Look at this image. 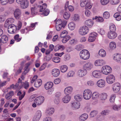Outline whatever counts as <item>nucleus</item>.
Wrapping results in <instances>:
<instances>
[{
  "instance_id": "obj_1",
  "label": "nucleus",
  "mask_w": 121,
  "mask_h": 121,
  "mask_svg": "<svg viewBox=\"0 0 121 121\" xmlns=\"http://www.w3.org/2000/svg\"><path fill=\"white\" fill-rule=\"evenodd\" d=\"M54 22L56 23V28L57 31L60 30L62 27L64 28L67 23V21L64 20L62 21L60 19H58L57 20L56 19Z\"/></svg>"
},
{
  "instance_id": "obj_2",
  "label": "nucleus",
  "mask_w": 121,
  "mask_h": 121,
  "mask_svg": "<svg viewBox=\"0 0 121 121\" xmlns=\"http://www.w3.org/2000/svg\"><path fill=\"white\" fill-rule=\"evenodd\" d=\"M47 5L46 4L44 3L41 5H38V7L39 9V11L42 12V14L45 16L48 15L49 13V10L46 9Z\"/></svg>"
},
{
  "instance_id": "obj_3",
  "label": "nucleus",
  "mask_w": 121,
  "mask_h": 121,
  "mask_svg": "<svg viewBox=\"0 0 121 121\" xmlns=\"http://www.w3.org/2000/svg\"><path fill=\"white\" fill-rule=\"evenodd\" d=\"M79 55L81 58L84 60L88 59L90 56L88 51L85 49L81 51Z\"/></svg>"
},
{
  "instance_id": "obj_4",
  "label": "nucleus",
  "mask_w": 121,
  "mask_h": 121,
  "mask_svg": "<svg viewBox=\"0 0 121 121\" xmlns=\"http://www.w3.org/2000/svg\"><path fill=\"white\" fill-rule=\"evenodd\" d=\"M89 31L88 27L86 26H84L80 27L78 30L79 34L82 36L86 34Z\"/></svg>"
},
{
  "instance_id": "obj_5",
  "label": "nucleus",
  "mask_w": 121,
  "mask_h": 121,
  "mask_svg": "<svg viewBox=\"0 0 121 121\" xmlns=\"http://www.w3.org/2000/svg\"><path fill=\"white\" fill-rule=\"evenodd\" d=\"M92 94V92L91 90L88 89L85 90L83 92L84 99L86 100L89 99L91 97Z\"/></svg>"
},
{
  "instance_id": "obj_6",
  "label": "nucleus",
  "mask_w": 121,
  "mask_h": 121,
  "mask_svg": "<svg viewBox=\"0 0 121 121\" xmlns=\"http://www.w3.org/2000/svg\"><path fill=\"white\" fill-rule=\"evenodd\" d=\"M17 2L20 4L22 9L27 8L28 6L29 2L27 0H16Z\"/></svg>"
},
{
  "instance_id": "obj_7",
  "label": "nucleus",
  "mask_w": 121,
  "mask_h": 121,
  "mask_svg": "<svg viewBox=\"0 0 121 121\" xmlns=\"http://www.w3.org/2000/svg\"><path fill=\"white\" fill-rule=\"evenodd\" d=\"M112 71V69L108 65H105L103 66L101 68V72L103 74L107 75L110 73Z\"/></svg>"
},
{
  "instance_id": "obj_8",
  "label": "nucleus",
  "mask_w": 121,
  "mask_h": 121,
  "mask_svg": "<svg viewBox=\"0 0 121 121\" xmlns=\"http://www.w3.org/2000/svg\"><path fill=\"white\" fill-rule=\"evenodd\" d=\"M93 65L91 62H87L84 64L83 66L82 69L86 72L87 71H89L91 70L93 68Z\"/></svg>"
},
{
  "instance_id": "obj_9",
  "label": "nucleus",
  "mask_w": 121,
  "mask_h": 121,
  "mask_svg": "<svg viewBox=\"0 0 121 121\" xmlns=\"http://www.w3.org/2000/svg\"><path fill=\"white\" fill-rule=\"evenodd\" d=\"M17 29L16 26L12 24L10 25L8 27V32L10 34H14L16 32Z\"/></svg>"
},
{
  "instance_id": "obj_10",
  "label": "nucleus",
  "mask_w": 121,
  "mask_h": 121,
  "mask_svg": "<svg viewBox=\"0 0 121 121\" xmlns=\"http://www.w3.org/2000/svg\"><path fill=\"white\" fill-rule=\"evenodd\" d=\"M42 113L40 110H37L33 118V121H39L40 119Z\"/></svg>"
},
{
  "instance_id": "obj_11",
  "label": "nucleus",
  "mask_w": 121,
  "mask_h": 121,
  "mask_svg": "<svg viewBox=\"0 0 121 121\" xmlns=\"http://www.w3.org/2000/svg\"><path fill=\"white\" fill-rule=\"evenodd\" d=\"M113 90L115 93L118 92L120 90L121 85L119 82H117L114 84L112 85Z\"/></svg>"
},
{
  "instance_id": "obj_12",
  "label": "nucleus",
  "mask_w": 121,
  "mask_h": 121,
  "mask_svg": "<svg viewBox=\"0 0 121 121\" xmlns=\"http://www.w3.org/2000/svg\"><path fill=\"white\" fill-rule=\"evenodd\" d=\"M44 100V97L41 96L36 98L35 99V101L37 105H39L41 104L43 102Z\"/></svg>"
},
{
  "instance_id": "obj_13",
  "label": "nucleus",
  "mask_w": 121,
  "mask_h": 121,
  "mask_svg": "<svg viewBox=\"0 0 121 121\" xmlns=\"http://www.w3.org/2000/svg\"><path fill=\"white\" fill-rule=\"evenodd\" d=\"M81 106L80 103L78 102L74 101L71 103V107L74 110L78 109L80 108Z\"/></svg>"
},
{
  "instance_id": "obj_14",
  "label": "nucleus",
  "mask_w": 121,
  "mask_h": 121,
  "mask_svg": "<svg viewBox=\"0 0 121 121\" xmlns=\"http://www.w3.org/2000/svg\"><path fill=\"white\" fill-rule=\"evenodd\" d=\"M101 72L100 70H95L93 71L92 73V75L94 78H99L101 77Z\"/></svg>"
},
{
  "instance_id": "obj_15",
  "label": "nucleus",
  "mask_w": 121,
  "mask_h": 121,
  "mask_svg": "<svg viewBox=\"0 0 121 121\" xmlns=\"http://www.w3.org/2000/svg\"><path fill=\"white\" fill-rule=\"evenodd\" d=\"M115 78L114 76L111 74L108 75L106 78V80L107 83L111 84L113 83L115 81Z\"/></svg>"
},
{
  "instance_id": "obj_16",
  "label": "nucleus",
  "mask_w": 121,
  "mask_h": 121,
  "mask_svg": "<svg viewBox=\"0 0 121 121\" xmlns=\"http://www.w3.org/2000/svg\"><path fill=\"white\" fill-rule=\"evenodd\" d=\"M14 15L15 17L17 19H18L21 16V10L19 9H17L14 11Z\"/></svg>"
},
{
  "instance_id": "obj_17",
  "label": "nucleus",
  "mask_w": 121,
  "mask_h": 121,
  "mask_svg": "<svg viewBox=\"0 0 121 121\" xmlns=\"http://www.w3.org/2000/svg\"><path fill=\"white\" fill-rule=\"evenodd\" d=\"M8 38L7 36L5 35L2 36L1 38L0 39V44L2 45V43H6L7 42Z\"/></svg>"
},
{
  "instance_id": "obj_18",
  "label": "nucleus",
  "mask_w": 121,
  "mask_h": 121,
  "mask_svg": "<svg viewBox=\"0 0 121 121\" xmlns=\"http://www.w3.org/2000/svg\"><path fill=\"white\" fill-rule=\"evenodd\" d=\"M117 36V33L114 32L109 31L108 34V37L111 39H113Z\"/></svg>"
},
{
  "instance_id": "obj_19",
  "label": "nucleus",
  "mask_w": 121,
  "mask_h": 121,
  "mask_svg": "<svg viewBox=\"0 0 121 121\" xmlns=\"http://www.w3.org/2000/svg\"><path fill=\"white\" fill-rule=\"evenodd\" d=\"M60 93L57 92L56 93L54 100V101L55 104H58L60 103Z\"/></svg>"
},
{
  "instance_id": "obj_20",
  "label": "nucleus",
  "mask_w": 121,
  "mask_h": 121,
  "mask_svg": "<svg viewBox=\"0 0 121 121\" xmlns=\"http://www.w3.org/2000/svg\"><path fill=\"white\" fill-rule=\"evenodd\" d=\"M105 63V61L103 60H95V65L96 66H101L104 64Z\"/></svg>"
},
{
  "instance_id": "obj_21",
  "label": "nucleus",
  "mask_w": 121,
  "mask_h": 121,
  "mask_svg": "<svg viewBox=\"0 0 121 121\" xmlns=\"http://www.w3.org/2000/svg\"><path fill=\"white\" fill-rule=\"evenodd\" d=\"M97 85L98 86L100 87H104L105 85V82L103 80H99L97 82Z\"/></svg>"
},
{
  "instance_id": "obj_22",
  "label": "nucleus",
  "mask_w": 121,
  "mask_h": 121,
  "mask_svg": "<svg viewBox=\"0 0 121 121\" xmlns=\"http://www.w3.org/2000/svg\"><path fill=\"white\" fill-rule=\"evenodd\" d=\"M71 97L69 95H67L64 96L62 99V101L64 103H68L71 99Z\"/></svg>"
},
{
  "instance_id": "obj_23",
  "label": "nucleus",
  "mask_w": 121,
  "mask_h": 121,
  "mask_svg": "<svg viewBox=\"0 0 121 121\" xmlns=\"http://www.w3.org/2000/svg\"><path fill=\"white\" fill-rule=\"evenodd\" d=\"M113 59L118 62L121 63V54H116L114 55Z\"/></svg>"
},
{
  "instance_id": "obj_24",
  "label": "nucleus",
  "mask_w": 121,
  "mask_h": 121,
  "mask_svg": "<svg viewBox=\"0 0 121 121\" xmlns=\"http://www.w3.org/2000/svg\"><path fill=\"white\" fill-rule=\"evenodd\" d=\"M87 72H86L84 70H79L77 73V74L78 76L80 77H83L87 73Z\"/></svg>"
},
{
  "instance_id": "obj_25",
  "label": "nucleus",
  "mask_w": 121,
  "mask_h": 121,
  "mask_svg": "<svg viewBox=\"0 0 121 121\" xmlns=\"http://www.w3.org/2000/svg\"><path fill=\"white\" fill-rule=\"evenodd\" d=\"M60 73L59 70L57 69H52V73L53 76L56 77L59 76Z\"/></svg>"
},
{
  "instance_id": "obj_26",
  "label": "nucleus",
  "mask_w": 121,
  "mask_h": 121,
  "mask_svg": "<svg viewBox=\"0 0 121 121\" xmlns=\"http://www.w3.org/2000/svg\"><path fill=\"white\" fill-rule=\"evenodd\" d=\"M73 88L71 86H68L65 88L64 91V93L65 94L69 95L72 92Z\"/></svg>"
},
{
  "instance_id": "obj_27",
  "label": "nucleus",
  "mask_w": 121,
  "mask_h": 121,
  "mask_svg": "<svg viewBox=\"0 0 121 121\" xmlns=\"http://www.w3.org/2000/svg\"><path fill=\"white\" fill-rule=\"evenodd\" d=\"M14 21V19L13 18H9L7 19L5 22V26L7 27L9 25L13 23Z\"/></svg>"
},
{
  "instance_id": "obj_28",
  "label": "nucleus",
  "mask_w": 121,
  "mask_h": 121,
  "mask_svg": "<svg viewBox=\"0 0 121 121\" xmlns=\"http://www.w3.org/2000/svg\"><path fill=\"white\" fill-rule=\"evenodd\" d=\"M85 25L89 28H91L93 25V22L91 19H89L85 22Z\"/></svg>"
},
{
  "instance_id": "obj_29",
  "label": "nucleus",
  "mask_w": 121,
  "mask_h": 121,
  "mask_svg": "<svg viewBox=\"0 0 121 121\" xmlns=\"http://www.w3.org/2000/svg\"><path fill=\"white\" fill-rule=\"evenodd\" d=\"M53 86V83L52 82H48L45 84L44 87L45 89L47 90L52 88Z\"/></svg>"
},
{
  "instance_id": "obj_30",
  "label": "nucleus",
  "mask_w": 121,
  "mask_h": 121,
  "mask_svg": "<svg viewBox=\"0 0 121 121\" xmlns=\"http://www.w3.org/2000/svg\"><path fill=\"white\" fill-rule=\"evenodd\" d=\"M54 111V109L53 108H49L46 110V113L48 115H51L53 114Z\"/></svg>"
},
{
  "instance_id": "obj_31",
  "label": "nucleus",
  "mask_w": 121,
  "mask_h": 121,
  "mask_svg": "<svg viewBox=\"0 0 121 121\" xmlns=\"http://www.w3.org/2000/svg\"><path fill=\"white\" fill-rule=\"evenodd\" d=\"M42 83V81L40 79H38L35 81L34 84V86L36 87H40Z\"/></svg>"
},
{
  "instance_id": "obj_32",
  "label": "nucleus",
  "mask_w": 121,
  "mask_h": 121,
  "mask_svg": "<svg viewBox=\"0 0 121 121\" xmlns=\"http://www.w3.org/2000/svg\"><path fill=\"white\" fill-rule=\"evenodd\" d=\"M74 98L76 101L79 102L82 100L83 96L81 95L77 94L74 96Z\"/></svg>"
},
{
  "instance_id": "obj_33",
  "label": "nucleus",
  "mask_w": 121,
  "mask_h": 121,
  "mask_svg": "<svg viewBox=\"0 0 121 121\" xmlns=\"http://www.w3.org/2000/svg\"><path fill=\"white\" fill-rule=\"evenodd\" d=\"M68 27L69 29L71 30H73L75 27V24L73 22H71L69 24Z\"/></svg>"
},
{
  "instance_id": "obj_34",
  "label": "nucleus",
  "mask_w": 121,
  "mask_h": 121,
  "mask_svg": "<svg viewBox=\"0 0 121 121\" xmlns=\"http://www.w3.org/2000/svg\"><path fill=\"white\" fill-rule=\"evenodd\" d=\"M107 95L106 93H102L99 95V98L101 100H105L107 97Z\"/></svg>"
},
{
  "instance_id": "obj_35",
  "label": "nucleus",
  "mask_w": 121,
  "mask_h": 121,
  "mask_svg": "<svg viewBox=\"0 0 121 121\" xmlns=\"http://www.w3.org/2000/svg\"><path fill=\"white\" fill-rule=\"evenodd\" d=\"M99 54L100 56L102 57H104L106 56V52L104 50L102 49L99 51Z\"/></svg>"
},
{
  "instance_id": "obj_36",
  "label": "nucleus",
  "mask_w": 121,
  "mask_h": 121,
  "mask_svg": "<svg viewBox=\"0 0 121 121\" xmlns=\"http://www.w3.org/2000/svg\"><path fill=\"white\" fill-rule=\"evenodd\" d=\"M17 88L18 89H20L22 86V80L19 78V79L18 82L15 85Z\"/></svg>"
},
{
  "instance_id": "obj_37",
  "label": "nucleus",
  "mask_w": 121,
  "mask_h": 121,
  "mask_svg": "<svg viewBox=\"0 0 121 121\" xmlns=\"http://www.w3.org/2000/svg\"><path fill=\"white\" fill-rule=\"evenodd\" d=\"M88 2V0H81L80 6L82 7L85 6Z\"/></svg>"
},
{
  "instance_id": "obj_38",
  "label": "nucleus",
  "mask_w": 121,
  "mask_h": 121,
  "mask_svg": "<svg viewBox=\"0 0 121 121\" xmlns=\"http://www.w3.org/2000/svg\"><path fill=\"white\" fill-rule=\"evenodd\" d=\"M65 48L64 46L62 45H57L55 46V50L56 51L59 49H62V50H64Z\"/></svg>"
},
{
  "instance_id": "obj_39",
  "label": "nucleus",
  "mask_w": 121,
  "mask_h": 121,
  "mask_svg": "<svg viewBox=\"0 0 121 121\" xmlns=\"http://www.w3.org/2000/svg\"><path fill=\"white\" fill-rule=\"evenodd\" d=\"M14 92L13 91H10L9 93H8L5 96V98L7 99L11 98L13 95Z\"/></svg>"
},
{
  "instance_id": "obj_40",
  "label": "nucleus",
  "mask_w": 121,
  "mask_h": 121,
  "mask_svg": "<svg viewBox=\"0 0 121 121\" xmlns=\"http://www.w3.org/2000/svg\"><path fill=\"white\" fill-rule=\"evenodd\" d=\"M79 19V16L77 14H75L72 16V19L73 21H78Z\"/></svg>"
},
{
  "instance_id": "obj_41",
  "label": "nucleus",
  "mask_w": 121,
  "mask_h": 121,
  "mask_svg": "<svg viewBox=\"0 0 121 121\" xmlns=\"http://www.w3.org/2000/svg\"><path fill=\"white\" fill-rule=\"evenodd\" d=\"M109 47L111 49H113L115 48L116 47V44L114 42H110L109 44Z\"/></svg>"
},
{
  "instance_id": "obj_42",
  "label": "nucleus",
  "mask_w": 121,
  "mask_h": 121,
  "mask_svg": "<svg viewBox=\"0 0 121 121\" xmlns=\"http://www.w3.org/2000/svg\"><path fill=\"white\" fill-rule=\"evenodd\" d=\"M37 22L31 23L30 25L28 28L29 30H31L34 29L36 25H37Z\"/></svg>"
},
{
  "instance_id": "obj_43",
  "label": "nucleus",
  "mask_w": 121,
  "mask_h": 121,
  "mask_svg": "<svg viewBox=\"0 0 121 121\" xmlns=\"http://www.w3.org/2000/svg\"><path fill=\"white\" fill-rule=\"evenodd\" d=\"M99 97V94L97 92H94L92 94V98L93 99H96Z\"/></svg>"
},
{
  "instance_id": "obj_44",
  "label": "nucleus",
  "mask_w": 121,
  "mask_h": 121,
  "mask_svg": "<svg viewBox=\"0 0 121 121\" xmlns=\"http://www.w3.org/2000/svg\"><path fill=\"white\" fill-rule=\"evenodd\" d=\"M68 69V67L65 65L61 66L60 67V70L61 72H65Z\"/></svg>"
},
{
  "instance_id": "obj_45",
  "label": "nucleus",
  "mask_w": 121,
  "mask_h": 121,
  "mask_svg": "<svg viewBox=\"0 0 121 121\" xmlns=\"http://www.w3.org/2000/svg\"><path fill=\"white\" fill-rule=\"evenodd\" d=\"M112 108L114 110L118 111L121 109V105H113Z\"/></svg>"
},
{
  "instance_id": "obj_46",
  "label": "nucleus",
  "mask_w": 121,
  "mask_h": 121,
  "mask_svg": "<svg viewBox=\"0 0 121 121\" xmlns=\"http://www.w3.org/2000/svg\"><path fill=\"white\" fill-rule=\"evenodd\" d=\"M88 117V115L86 113L82 115L80 117V118L83 121H85L86 119Z\"/></svg>"
},
{
  "instance_id": "obj_47",
  "label": "nucleus",
  "mask_w": 121,
  "mask_h": 121,
  "mask_svg": "<svg viewBox=\"0 0 121 121\" xmlns=\"http://www.w3.org/2000/svg\"><path fill=\"white\" fill-rule=\"evenodd\" d=\"M110 17L109 13L108 11L105 12L103 14V17L104 18L106 19Z\"/></svg>"
},
{
  "instance_id": "obj_48",
  "label": "nucleus",
  "mask_w": 121,
  "mask_h": 121,
  "mask_svg": "<svg viewBox=\"0 0 121 121\" xmlns=\"http://www.w3.org/2000/svg\"><path fill=\"white\" fill-rule=\"evenodd\" d=\"M63 38L62 42L63 43H65L70 39V37L69 36L67 35Z\"/></svg>"
},
{
  "instance_id": "obj_49",
  "label": "nucleus",
  "mask_w": 121,
  "mask_h": 121,
  "mask_svg": "<svg viewBox=\"0 0 121 121\" xmlns=\"http://www.w3.org/2000/svg\"><path fill=\"white\" fill-rule=\"evenodd\" d=\"M115 97L116 95L115 94H113L111 95L109 99L110 102L111 103H113L114 102Z\"/></svg>"
},
{
  "instance_id": "obj_50",
  "label": "nucleus",
  "mask_w": 121,
  "mask_h": 121,
  "mask_svg": "<svg viewBox=\"0 0 121 121\" xmlns=\"http://www.w3.org/2000/svg\"><path fill=\"white\" fill-rule=\"evenodd\" d=\"M84 46L82 45H78L76 46L75 47V49L77 51H80L83 49Z\"/></svg>"
},
{
  "instance_id": "obj_51",
  "label": "nucleus",
  "mask_w": 121,
  "mask_h": 121,
  "mask_svg": "<svg viewBox=\"0 0 121 121\" xmlns=\"http://www.w3.org/2000/svg\"><path fill=\"white\" fill-rule=\"evenodd\" d=\"M52 60L55 63H58L60 61V58L58 57H55L52 58Z\"/></svg>"
},
{
  "instance_id": "obj_52",
  "label": "nucleus",
  "mask_w": 121,
  "mask_h": 121,
  "mask_svg": "<svg viewBox=\"0 0 121 121\" xmlns=\"http://www.w3.org/2000/svg\"><path fill=\"white\" fill-rule=\"evenodd\" d=\"M70 14L69 13L65 12L63 14V17L65 19H68L70 17Z\"/></svg>"
},
{
  "instance_id": "obj_53",
  "label": "nucleus",
  "mask_w": 121,
  "mask_h": 121,
  "mask_svg": "<svg viewBox=\"0 0 121 121\" xmlns=\"http://www.w3.org/2000/svg\"><path fill=\"white\" fill-rule=\"evenodd\" d=\"M31 14L34 15H36L37 13V11L35 8H32L31 9Z\"/></svg>"
},
{
  "instance_id": "obj_54",
  "label": "nucleus",
  "mask_w": 121,
  "mask_h": 121,
  "mask_svg": "<svg viewBox=\"0 0 121 121\" xmlns=\"http://www.w3.org/2000/svg\"><path fill=\"white\" fill-rule=\"evenodd\" d=\"M6 15L5 14L0 15V22H2L4 21L5 19Z\"/></svg>"
},
{
  "instance_id": "obj_55",
  "label": "nucleus",
  "mask_w": 121,
  "mask_h": 121,
  "mask_svg": "<svg viewBox=\"0 0 121 121\" xmlns=\"http://www.w3.org/2000/svg\"><path fill=\"white\" fill-rule=\"evenodd\" d=\"M67 32L66 30L63 31L61 33L60 37L61 38H63L64 37L67 36Z\"/></svg>"
},
{
  "instance_id": "obj_56",
  "label": "nucleus",
  "mask_w": 121,
  "mask_h": 121,
  "mask_svg": "<svg viewBox=\"0 0 121 121\" xmlns=\"http://www.w3.org/2000/svg\"><path fill=\"white\" fill-rule=\"evenodd\" d=\"M110 31H109L114 32L116 30V28L115 26L114 25H111L110 27Z\"/></svg>"
},
{
  "instance_id": "obj_57",
  "label": "nucleus",
  "mask_w": 121,
  "mask_h": 121,
  "mask_svg": "<svg viewBox=\"0 0 121 121\" xmlns=\"http://www.w3.org/2000/svg\"><path fill=\"white\" fill-rule=\"evenodd\" d=\"M109 0H101V3L102 5H104L108 4Z\"/></svg>"
},
{
  "instance_id": "obj_58",
  "label": "nucleus",
  "mask_w": 121,
  "mask_h": 121,
  "mask_svg": "<svg viewBox=\"0 0 121 121\" xmlns=\"http://www.w3.org/2000/svg\"><path fill=\"white\" fill-rule=\"evenodd\" d=\"M74 74V72L73 71H70L68 73L67 77L68 78L73 77Z\"/></svg>"
},
{
  "instance_id": "obj_59",
  "label": "nucleus",
  "mask_w": 121,
  "mask_h": 121,
  "mask_svg": "<svg viewBox=\"0 0 121 121\" xmlns=\"http://www.w3.org/2000/svg\"><path fill=\"white\" fill-rule=\"evenodd\" d=\"M109 112V111L108 110H104L101 112V114L102 115H107L108 113Z\"/></svg>"
},
{
  "instance_id": "obj_60",
  "label": "nucleus",
  "mask_w": 121,
  "mask_h": 121,
  "mask_svg": "<svg viewBox=\"0 0 121 121\" xmlns=\"http://www.w3.org/2000/svg\"><path fill=\"white\" fill-rule=\"evenodd\" d=\"M92 6V4H91L88 2L87 4L85 6V8L86 9H90L91 8Z\"/></svg>"
},
{
  "instance_id": "obj_61",
  "label": "nucleus",
  "mask_w": 121,
  "mask_h": 121,
  "mask_svg": "<svg viewBox=\"0 0 121 121\" xmlns=\"http://www.w3.org/2000/svg\"><path fill=\"white\" fill-rule=\"evenodd\" d=\"M29 30L28 28H25V29H22L21 30V32L22 33H27L29 31Z\"/></svg>"
},
{
  "instance_id": "obj_62",
  "label": "nucleus",
  "mask_w": 121,
  "mask_h": 121,
  "mask_svg": "<svg viewBox=\"0 0 121 121\" xmlns=\"http://www.w3.org/2000/svg\"><path fill=\"white\" fill-rule=\"evenodd\" d=\"M23 84V86L25 89H27L29 87V83L26 81L24 83H22V85Z\"/></svg>"
},
{
  "instance_id": "obj_63",
  "label": "nucleus",
  "mask_w": 121,
  "mask_h": 121,
  "mask_svg": "<svg viewBox=\"0 0 121 121\" xmlns=\"http://www.w3.org/2000/svg\"><path fill=\"white\" fill-rule=\"evenodd\" d=\"M97 113V111H94L91 112L90 114V116L91 117H93L95 116Z\"/></svg>"
},
{
  "instance_id": "obj_64",
  "label": "nucleus",
  "mask_w": 121,
  "mask_h": 121,
  "mask_svg": "<svg viewBox=\"0 0 121 121\" xmlns=\"http://www.w3.org/2000/svg\"><path fill=\"white\" fill-rule=\"evenodd\" d=\"M47 64L46 63H44L43 65L41 66L39 68V70L41 71L43 70L46 68V66Z\"/></svg>"
}]
</instances>
